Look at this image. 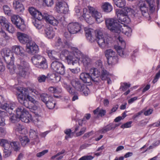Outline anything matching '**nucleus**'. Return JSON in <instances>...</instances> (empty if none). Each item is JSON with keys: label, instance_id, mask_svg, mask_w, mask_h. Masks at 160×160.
Wrapping results in <instances>:
<instances>
[{"label": "nucleus", "instance_id": "1", "mask_svg": "<svg viewBox=\"0 0 160 160\" xmlns=\"http://www.w3.org/2000/svg\"><path fill=\"white\" fill-rule=\"evenodd\" d=\"M1 54L5 61L7 64V67L11 74L16 72L20 76L23 77L26 75L30 68L29 63L23 59H19L17 61V69L15 70L13 65L15 58L13 55L11 54L9 50L4 48L2 50Z\"/></svg>", "mask_w": 160, "mask_h": 160}, {"label": "nucleus", "instance_id": "2", "mask_svg": "<svg viewBox=\"0 0 160 160\" xmlns=\"http://www.w3.org/2000/svg\"><path fill=\"white\" fill-rule=\"evenodd\" d=\"M88 10L86 8L83 9V17L85 19L86 22L90 24H92L95 20L98 23H99L103 21L101 14L93 7L88 6Z\"/></svg>", "mask_w": 160, "mask_h": 160}, {"label": "nucleus", "instance_id": "3", "mask_svg": "<svg viewBox=\"0 0 160 160\" xmlns=\"http://www.w3.org/2000/svg\"><path fill=\"white\" fill-rule=\"evenodd\" d=\"M64 56L65 58L67 60L69 64L77 63L79 61L78 58L81 55V52L78 49H75L74 51L70 52L68 50H64L62 52L60 56Z\"/></svg>", "mask_w": 160, "mask_h": 160}, {"label": "nucleus", "instance_id": "4", "mask_svg": "<svg viewBox=\"0 0 160 160\" xmlns=\"http://www.w3.org/2000/svg\"><path fill=\"white\" fill-rule=\"evenodd\" d=\"M3 99L2 96L0 95V108L2 109L5 110L10 115V120L13 122H15L17 120V118L16 116L12 113V111L16 107V105L14 103H7L2 104Z\"/></svg>", "mask_w": 160, "mask_h": 160}, {"label": "nucleus", "instance_id": "5", "mask_svg": "<svg viewBox=\"0 0 160 160\" xmlns=\"http://www.w3.org/2000/svg\"><path fill=\"white\" fill-rule=\"evenodd\" d=\"M33 17L34 18L33 19L42 20L44 18L46 22L54 26H57L58 24V21L53 16L49 15L47 13H44L42 15L38 10L35 13Z\"/></svg>", "mask_w": 160, "mask_h": 160}, {"label": "nucleus", "instance_id": "6", "mask_svg": "<svg viewBox=\"0 0 160 160\" xmlns=\"http://www.w3.org/2000/svg\"><path fill=\"white\" fill-rule=\"evenodd\" d=\"M107 27L112 32L119 34L121 32V23L118 20L108 18L105 20Z\"/></svg>", "mask_w": 160, "mask_h": 160}, {"label": "nucleus", "instance_id": "7", "mask_svg": "<svg viewBox=\"0 0 160 160\" xmlns=\"http://www.w3.org/2000/svg\"><path fill=\"white\" fill-rule=\"evenodd\" d=\"M118 45H115L114 48L117 50L118 54L121 57H125L128 55V52L125 50L126 46L125 42L122 38L119 36L117 39Z\"/></svg>", "mask_w": 160, "mask_h": 160}, {"label": "nucleus", "instance_id": "8", "mask_svg": "<svg viewBox=\"0 0 160 160\" xmlns=\"http://www.w3.org/2000/svg\"><path fill=\"white\" fill-rule=\"evenodd\" d=\"M25 107L27 108H29L30 111L35 114L34 117V122H39L41 119V117L42 115L41 111L39 109H38L37 107L34 105L35 104H28L27 101H25L24 102Z\"/></svg>", "mask_w": 160, "mask_h": 160}, {"label": "nucleus", "instance_id": "9", "mask_svg": "<svg viewBox=\"0 0 160 160\" xmlns=\"http://www.w3.org/2000/svg\"><path fill=\"white\" fill-rule=\"evenodd\" d=\"M95 36L97 42L101 48H105L108 47L109 43L108 40L107 38L103 36L101 32L97 31L96 32Z\"/></svg>", "mask_w": 160, "mask_h": 160}, {"label": "nucleus", "instance_id": "10", "mask_svg": "<svg viewBox=\"0 0 160 160\" xmlns=\"http://www.w3.org/2000/svg\"><path fill=\"white\" fill-rule=\"evenodd\" d=\"M17 98L18 101L21 104L25 106V101H27L28 104L32 103L33 104H37V101H36L33 98L30 96V95L26 94H22L20 93L18 95Z\"/></svg>", "mask_w": 160, "mask_h": 160}, {"label": "nucleus", "instance_id": "11", "mask_svg": "<svg viewBox=\"0 0 160 160\" xmlns=\"http://www.w3.org/2000/svg\"><path fill=\"white\" fill-rule=\"evenodd\" d=\"M11 20L17 28L21 31L24 30L26 28L23 20L18 15H13L11 17Z\"/></svg>", "mask_w": 160, "mask_h": 160}, {"label": "nucleus", "instance_id": "12", "mask_svg": "<svg viewBox=\"0 0 160 160\" xmlns=\"http://www.w3.org/2000/svg\"><path fill=\"white\" fill-rule=\"evenodd\" d=\"M57 61L55 60L52 63L51 69L58 73L63 74L65 72V67L61 62Z\"/></svg>", "mask_w": 160, "mask_h": 160}, {"label": "nucleus", "instance_id": "13", "mask_svg": "<svg viewBox=\"0 0 160 160\" xmlns=\"http://www.w3.org/2000/svg\"><path fill=\"white\" fill-rule=\"evenodd\" d=\"M138 7L141 11L142 15L145 17L149 16L148 8L146 5V2L144 1H139L137 4Z\"/></svg>", "mask_w": 160, "mask_h": 160}, {"label": "nucleus", "instance_id": "14", "mask_svg": "<svg viewBox=\"0 0 160 160\" xmlns=\"http://www.w3.org/2000/svg\"><path fill=\"white\" fill-rule=\"evenodd\" d=\"M59 50H55L48 48L47 49L46 52L51 59L52 60H58L59 59L58 58V56L61 59H63L62 57H61V56H59L60 55L59 53Z\"/></svg>", "mask_w": 160, "mask_h": 160}, {"label": "nucleus", "instance_id": "15", "mask_svg": "<svg viewBox=\"0 0 160 160\" xmlns=\"http://www.w3.org/2000/svg\"><path fill=\"white\" fill-rule=\"evenodd\" d=\"M81 28L80 25L77 22L70 23L68 26V31L72 34L76 33L79 31Z\"/></svg>", "mask_w": 160, "mask_h": 160}, {"label": "nucleus", "instance_id": "16", "mask_svg": "<svg viewBox=\"0 0 160 160\" xmlns=\"http://www.w3.org/2000/svg\"><path fill=\"white\" fill-rule=\"evenodd\" d=\"M79 61L78 62H81L85 67L90 66L92 63V60L88 56L82 54L81 53V55L78 58Z\"/></svg>", "mask_w": 160, "mask_h": 160}, {"label": "nucleus", "instance_id": "17", "mask_svg": "<svg viewBox=\"0 0 160 160\" xmlns=\"http://www.w3.org/2000/svg\"><path fill=\"white\" fill-rule=\"evenodd\" d=\"M56 7L58 12L66 13L69 10L68 6L65 2H58L57 4Z\"/></svg>", "mask_w": 160, "mask_h": 160}, {"label": "nucleus", "instance_id": "18", "mask_svg": "<svg viewBox=\"0 0 160 160\" xmlns=\"http://www.w3.org/2000/svg\"><path fill=\"white\" fill-rule=\"evenodd\" d=\"M17 38L19 41L22 44H27L31 40V38L28 35L19 32L17 33Z\"/></svg>", "mask_w": 160, "mask_h": 160}, {"label": "nucleus", "instance_id": "19", "mask_svg": "<svg viewBox=\"0 0 160 160\" xmlns=\"http://www.w3.org/2000/svg\"><path fill=\"white\" fill-rule=\"evenodd\" d=\"M26 50L29 54L36 53L38 50V46L31 40L26 44Z\"/></svg>", "mask_w": 160, "mask_h": 160}, {"label": "nucleus", "instance_id": "20", "mask_svg": "<svg viewBox=\"0 0 160 160\" xmlns=\"http://www.w3.org/2000/svg\"><path fill=\"white\" fill-rule=\"evenodd\" d=\"M116 13L118 19L121 22L128 23L130 22V19L127 15L123 13L122 11L117 10Z\"/></svg>", "mask_w": 160, "mask_h": 160}, {"label": "nucleus", "instance_id": "21", "mask_svg": "<svg viewBox=\"0 0 160 160\" xmlns=\"http://www.w3.org/2000/svg\"><path fill=\"white\" fill-rule=\"evenodd\" d=\"M19 118L21 120L25 123H28L30 121L33 122L34 123L37 124L38 122H34V118L32 119V116L28 112H25L21 114V116H20L18 118Z\"/></svg>", "mask_w": 160, "mask_h": 160}, {"label": "nucleus", "instance_id": "22", "mask_svg": "<svg viewBox=\"0 0 160 160\" xmlns=\"http://www.w3.org/2000/svg\"><path fill=\"white\" fill-rule=\"evenodd\" d=\"M100 71L97 68H93L90 69V74L92 77V81L97 82H98V77L100 76Z\"/></svg>", "mask_w": 160, "mask_h": 160}, {"label": "nucleus", "instance_id": "23", "mask_svg": "<svg viewBox=\"0 0 160 160\" xmlns=\"http://www.w3.org/2000/svg\"><path fill=\"white\" fill-rule=\"evenodd\" d=\"M120 28L121 32L122 33L126 35L128 37H130L131 35L132 30L129 27L125 25V24L121 22Z\"/></svg>", "mask_w": 160, "mask_h": 160}, {"label": "nucleus", "instance_id": "24", "mask_svg": "<svg viewBox=\"0 0 160 160\" xmlns=\"http://www.w3.org/2000/svg\"><path fill=\"white\" fill-rule=\"evenodd\" d=\"M80 78L84 83H89L92 81L90 73L82 72L80 75Z\"/></svg>", "mask_w": 160, "mask_h": 160}, {"label": "nucleus", "instance_id": "25", "mask_svg": "<svg viewBox=\"0 0 160 160\" xmlns=\"http://www.w3.org/2000/svg\"><path fill=\"white\" fill-rule=\"evenodd\" d=\"M12 51L17 55L23 56L24 55L23 48L20 46L15 45L12 48Z\"/></svg>", "mask_w": 160, "mask_h": 160}, {"label": "nucleus", "instance_id": "26", "mask_svg": "<svg viewBox=\"0 0 160 160\" xmlns=\"http://www.w3.org/2000/svg\"><path fill=\"white\" fill-rule=\"evenodd\" d=\"M71 83L72 87L78 91L82 90V89L84 85L83 84L81 83L78 80L73 79L71 81Z\"/></svg>", "mask_w": 160, "mask_h": 160}, {"label": "nucleus", "instance_id": "27", "mask_svg": "<svg viewBox=\"0 0 160 160\" xmlns=\"http://www.w3.org/2000/svg\"><path fill=\"white\" fill-rule=\"evenodd\" d=\"M20 93H22V94H31L33 96L38 95V92L35 89L32 88L27 89L23 88L22 89V91Z\"/></svg>", "mask_w": 160, "mask_h": 160}, {"label": "nucleus", "instance_id": "28", "mask_svg": "<svg viewBox=\"0 0 160 160\" xmlns=\"http://www.w3.org/2000/svg\"><path fill=\"white\" fill-rule=\"evenodd\" d=\"M13 8L17 12H21L24 10L23 5L18 1H13Z\"/></svg>", "mask_w": 160, "mask_h": 160}, {"label": "nucleus", "instance_id": "29", "mask_svg": "<svg viewBox=\"0 0 160 160\" xmlns=\"http://www.w3.org/2000/svg\"><path fill=\"white\" fill-rule=\"evenodd\" d=\"M45 32L46 36L48 38H52L54 36V32L52 28H46L45 30Z\"/></svg>", "mask_w": 160, "mask_h": 160}, {"label": "nucleus", "instance_id": "30", "mask_svg": "<svg viewBox=\"0 0 160 160\" xmlns=\"http://www.w3.org/2000/svg\"><path fill=\"white\" fill-rule=\"evenodd\" d=\"M101 7L102 8L104 12H111L112 9L111 5L110 3L107 2L102 3Z\"/></svg>", "mask_w": 160, "mask_h": 160}, {"label": "nucleus", "instance_id": "31", "mask_svg": "<svg viewBox=\"0 0 160 160\" xmlns=\"http://www.w3.org/2000/svg\"><path fill=\"white\" fill-rule=\"evenodd\" d=\"M42 20L32 19V23L36 28L38 29H40L43 27V25L42 23Z\"/></svg>", "mask_w": 160, "mask_h": 160}, {"label": "nucleus", "instance_id": "32", "mask_svg": "<svg viewBox=\"0 0 160 160\" xmlns=\"http://www.w3.org/2000/svg\"><path fill=\"white\" fill-rule=\"evenodd\" d=\"M124 10L125 12V13H124L126 14L127 15L128 13H131L132 14H133V16L136 18L140 17L138 13L137 12L134 13L135 12L130 7H125L124 8Z\"/></svg>", "mask_w": 160, "mask_h": 160}, {"label": "nucleus", "instance_id": "33", "mask_svg": "<svg viewBox=\"0 0 160 160\" xmlns=\"http://www.w3.org/2000/svg\"><path fill=\"white\" fill-rule=\"evenodd\" d=\"M15 128V130L21 134H25L26 132L24 127L19 123L17 124Z\"/></svg>", "mask_w": 160, "mask_h": 160}, {"label": "nucleus", "instance_id": "34", "mask_svg": "<svg viewBox=\"0 0 160 160\" xmlns=\"http://www.w3.org/2000/svg\"><path fill=\"white\" fill-rule=\"evenodd\" d=\"M93 113L95 115L102 117L105 114L106 111L102 109H100L98 107L96 109L94 110Z\"/></svg>", "mask_w": 160, "mask_h": 160}, {"label": "nucleus", "instance_id": "35", "mask_svg": "<svg viewBox=\"0 0 160 160\" xmlns=\"http://www.w3.org/2000/svg\"><path fill=\"white\" fill-rule=\"evenodd\" d=\"M12 152V147L10 145L9 146L5 147L3 150L4 157L7 158L9 156L11 155Z\"/></svg>", "mask_w": 160, "mask_h": 160}, {"label": "nucleus", "instance_id": "36", "mask_svg": "<svg viewBox=\"0 0 160 160\" xmlns=\"http://www.w3.org/2000/svg\"><path fill=\"white\" fill-rule=\"evenodd\" d=\"M9 143L12 147V149L13 148L14 151L18 152L20 150V145L18 142H13Z\"/></svg>", "mask_w": 160, "mask_h": 160}, {"label": "nucleus", "instance_id": "37", "mask_svg": "<svg viewBox=\"0 0 160 160\" xmlns=\"http://www.w3.org/2000/svg\"><path fill=\"white\" fill-rule=\"evenodd\" d=\"M27 112V111L23 107L19 106L16 109V112L17 118L20 116H21L22 114Z\"/></svg>", "mask_w": 160, "mask_h": 160}, {"label": "nucleus", "instance_id": "38", "mask_svg": "<svg viewBox=\"0 0 160 160\" xmlns=\"http://www.w3.org/2000/svg\"><path fill=\"white\" fill-rule=\"evenodd\" d=\"M48 67L46 60L44 58L43 60H42V61L39 62L37 67L40 68L46 69L48 68Z\"/></svg>", "mask_w": 160, "mask_h": 160}, {"label": "nucleus", "instance_id": "39", "mask_svg": "<svg viewBox=\"0 0 160 160\" xmlns=\"http://www.w3.org/2000/svg\"><path fill=\"white\" fill-rule=\"evenodd\" d=\"M63 86L67 91L71 94L74 95L75 91L71 86L66 82H63Z\"/></svg>", "mask_w": 160, "mask_h": 160}, {"label": "nucleus", "instance_id": "40", "mask_svg": "<svg viewBox=\"0 0 160 160\" xmlns=\"http://www.w3.org/2000/svg\"><path fill=\"white\" fill-rule=\"evenodd\" d=\"M64 44H63L62 42L61 41V39L60 38H58L57 41L56 42L55 46L57 47H58V50L60 51L61 49L65 48L66 47V44L64 45Z\"/></svg>", "mask_w": 160, "mask_h": 160}, {"label": "nucleus", "instance_id": "41", "mask_svg": "<svg viewBox=\"0 0 160 160\" xmlns=\"http://www.w3.org/2000/svg\"><path fill=\"white\" fill-rule=\"evenodd\" d=\"M47 107L49 109H52L54 108L55 102L52 98H50V100L48 101L46 103Z\"/></svg>", "mask_w": 160, "mask_h": 160}, {"label": "nucleus", "instance_id": "42", "mask_svg": "<svg viewBox=\"0 0 160 160\" xmlns=\"http://www.w3.org/2000/svg\"><path fill=\"white\" fill-rule=\"evenodd\" d=\"M109 65H114L118 62V57L115 56L113 57H111L107 59Z\"/></svg>", "mask_w": 160, "mask_h": 160}, {"label": "nucleus", "instance_id": "43", "mask_svg": "<svg viewBox=\"0 0 160 160\" xmlns=\"http://www.w3.org/2000/svg\"><path fill=\"white\" fill-rule=\"evenodd\" d=\"M60 76L58 74H53L51 75L50 77V79L54 83H57L59 82L60 80Z\"/></svg>", "mask_w": 160, "mask_h": 160}, {"label": "nucleus", "instance_id": "44", "mask_svg": "<svg viewBox=\"0 0 160 160\" xmlns=\"http://www.w3.org/2000/svg\"><path fill=\"white\" fill-rule=\"evenodd\" d=\"M114 1L115 4L120 8L123 7L126 4L125 0H115Z\"/></svg>", "mask_w": 160, "mask_h": 160}, {"label": "nucleus", "instance_id": "45", "mask_svg": "<svg viewBox=\"0 0 160 160\" xmlns=\"http://www.w3.org/2000/svg\"><path fill=\"white\" fill-rule=\"evenodd\" d=\"M86 37L88 40L92 42L94 40V38L92 36V32L90 29L85 30Z\"/></svg>", "mask_w": 160, "mask_h": 160}, {"label": "nucleus", "instance_id": "46", "mask_svg": "<svg viewBox=\"0 0 160 160\" xmlns=\"http://www.w3.org/2000/svg\"><path fill=\"white\" fill-rule=\"evenodd\" d=\"M105 53L107 59L111 57H113L116 56L115 52L112 49H108L106 50Z\"/></svg>", "mask_w": 160, "mask_h": 160}, {"label": "nucleus", "instance_id": "47", "mask_svg": "<svg viewBox=\"0 0 160 160\" xmlns=\"http://www.w3.org/2000/svg\"><path fill=\"white\" fill-rule=\"evenodd\" d=\"M20 140L21 143L23 146H25L28 142H29V140L28 137L26 136H23L20 137Z\"/></svg>", "mask_w": 160, "mask_h": 160}, {"label": "nucleus", "instance_id": "48", "mask_svg": "<svg viewBox=\"0 0 160 160\" xmlns=\"http://www.w3.org/2000/svg\"><path fill=\"white\" fill-rule=\"evenodd\" d=\"M6 30L9 32L13 33L15 31V29L12 25L8 22L5 27Z\"/></svg>", "mask_w": 160, "mask_h": 160}, {"label": "nucleus", "instance_id": "49", "mask_svg": "<svg viewBox=\"0 0 160 160\" xmlns=\"http://www.w3.org/2000/svg\"><path fill=\"white\" fill-rule=\"evenodd\" d=\"M148 4L149 7V9L151 12H152L155 9L154 4V0H145Z\"/></svg>", "mask_w": 160, "mask_h": 160}, {"label": "nucleus", "instance_id": "50", "mask_svg": "<svg viewBox=\"0 0 160 160\" xmlns=\"http://www.w3.org/2000/svg\"><path fill=\"white\" fill-rule=\"evenodd\" d=\"M40 98L42 101L45 103L48 100H50V98L49 95L46 93H42L40 95Z\"/></svg>", "mask_w": 160, "mask_h": 160}, {"label": "nucleus", "instance_id": "51", "mask_svg": "<svg viewBox=\"0 0 160 160\" xmlns=\"http://www.w3.org/2000/svg\"><path fill=\"white\" fill-rule=\"evenodd\" d=\"M109 76L108 72L105 70H102L101 72V78L102 80H106Z\"/></svg>", "mask_w": 160, "mask_h": 160}, {"label": "nucleus", "instance_id": "52", "mask_svg": "<svg viewBox=\"0 0 160 160\" xmlns=\"http://www.w3.org/2000/svg\"><path fill=\"white\" fill-rule=\"evenodd\" d=\"M131 85L129 83L126 82L122 83L121 84V86L120 89H122L123 91L126 90L128 88L130 87Z\"/></svg>", "mask_w": 160, "mask_h": 160}, {"label": "nucleus", "instance_id": "53", "mask_svg": "<svg viewBox=\"0 0 160 160\" xmlns=\"http://www.w3.org/2000/svg\"><path fill=\"white\" fill-rule=\"evenodd\" d=\"M9 22L6 18L2 16H0V24L2 26L4 27Z\"/></svg>", "mask_w": 160, "mask_h": 160}, {"label": "nucleus", "instance_id": "54", "mask_svg": "<svg viewBox=\"0 0 160 160\" xmlns=\"http://www.w3.org/2000/svg\"><path fill=\"white\" fill-rule=\"evenodd\" d=\"M10 145L9 143L7 140L0 139V145L1 146L3 147L4 148L5 147L9 146Z\"/></svg>", "mask_w": 160, "mask_h": 160}, {"label": "nucleus", "instance_id": "55", "mask_svg": "<svg viewBox=\"0 0 160 160\" xmlns=\"http://www.w3.org/2000/svg\"><path fill=\"white\" fill-rule=\"evenodd\" d=\"M5 113L4 112L0 110V125L4 126L5 124V119L3 117Z\"/></svg>", "mask_w": 160, "mask_h": 160}, {"label": "nucleus", "instance_id": "56", "mask_svg": "<svg viewBox=\"0 0 160 160\" xmlns=\"http://www.w3.org/2000/svg\"><path fill=\"white\" fill-rule=\"evenodd\" d=\"M38 133L37 131L33 129L30 130L29 132V136L30 138L35 139L38 137Z\"/></svg>", "mask_w": 160, "mask_h": 160}, {"label": "nucleus", "instance_id": "57", "mask_svg": "<svg viewBox=\"0 0 160 160\" xmlns=\"http://www.w3.org/2000/svg\"><path fill=\"white\" fill-rule=\"evenodd\" d=\"M48 77L44 75H39L37 78L38 82L40 83L45 82Z\"/></svg>", "mask_w": 160, "mask_h": 160}, {"label": "nucleus", "instance_id": "58", "mask_svg": "<svg viewBox=\"0 0 160 160\" xmlns=\"http://www.w3.org/2000/svg\"><path fill=\"white\" fill-rule=\"evenodd\" d=\"M82 89L79 91L82 92L85 96H87L90 93V91L89 89L85 85Z\"/></svg>", "mask_w": 160, "mask_h": 160}, {"label": "nucleus", "instance_id": "59", "mask_svg": "<svg viewBox=\"0 0 160 160\" xmlns=\"http://www.w3.org/2000/svg\"><path fill=\"white\" fill-rule=\"evenodd\" d=\"M3 9L5 14L10 15L11 14V10L9 7L7 5H4L3 7Z\"/></svg>", "mask_w": 160, "mask_h": 160}, {"label": "nucleus", "instance_id": "60", "mask_svg": "<svg viewBox=\"0 0 160 160\" xmlns=\"http://www.w3.org/2000/svg\"><path fill=\"white\" fill-rule=\"evenodd\" d=\"M28 11L31 15L33 17L35 13L37 12L38 10L33 7H31L29 8Z\"/></svg>", "mask_w": 160, "mask_h": 160}, {"label": "nucleus", "instance_id": "61", "mask_svg": "<svg viewBox=\"0 0 160 160\" xmlns=\"http://www.w3.org/2000/svg\"><path fill=\"white\" fill-rule=\"evenodd\" d=\"M94 158L91 155L84 156L80 158L79 160H92Z\"/></svg>", "mask_w": 160, "mask_h": 160}, {"label": "nucleus", "instance_id": "62", "mask_svg": "<svg viewBox=\"0 0 160 160\" xmlns=\"http://www.w3.org/2000/svg\"><path fill=\"white\" fill-rule=\"evenodd\" d=\"M48 7H51L53 4V0H43Z\"/></svg>", "mask_w": 160, "mask_h": 160}, {"label": "nucleus", "instance_id": "63", "mask_svg": "<svg viewBox=\"0 0 160 160\" xmlns=\"http://www.w3.org/2000/svg\"><path fill=\"white\" fill-rule=\"evenodd\" d=\"M132 123V121L128 122L122 125L121 126V128H130L131 126V124Z\"/></svg>", "mask_w": 160, "mask_h": 160}, {"label": "nucleus", "instance_id": "64", "mask_svg": "<svg viewBox=\"0 0 160 160\" xmlns=\"http://www.w3.org/2000/svg\"><path fill=\"white\" fill-rule=\"evenodd\" d=\"M96 67L98 69L102 68V62L100 60H97L96 62Z\"/></svg>", "mask_w": 160, "mask_h": 160}]
</instances>
